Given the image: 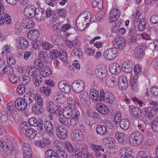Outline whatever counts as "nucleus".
Wrapping results in <instances>:
<instances>
[{"label": "nucleus", "mask_w": 158, "mask_h": 158, "mask_svg": "<svg viewBox=\"0 0 158 158\" xmlns=\"http://www.w3.org/2000/svg\"><path fill=\"white\" fill-rule=\"evenodd\" d=\"M34 97L32 94H25L23 99L19 98L15 102V107L18 110L23 111L34 100Z\"/></svg>", "instance_id": "nucleus-1"}, {"label": "nucleus", "mask_w": 158, "mask_h": 158, "mask_svg": "<svg viewBox=\"0 0 158 158\" xmlns=\"http://www.w3.org/2000/svg\"><path fill=\"white\" fill-rule=\"evenodd\" d=\"M91 20L90 13L85 11L81 13L76 20V25L77 29L80 31L85 29Z\"/></svg>", "instance_id": "nucleus-2"}, {"label": "nucleus", "mask_w": 158, "mask_h": 158, "mask_svg": "<svg viewBox=\"0 0 158 158\" xmlns=\"http://www.w3.org/2000/svg\"><path fill=\"white\" fill-rule=\"evenodd\" d=\"M100 101H103L108 105L112 104L115 100V97L110 91L104 92L103 90L100 91Z\"/></svg>", "instance_id": "nucleus-3"}, {"label": "nucleus", "mask_w": 158, "mask_h": 158, "mask_svg": "<svg viewBox=\"0 0 158 158\" xmlns=\"http://www.w3.org/2000/svg\"><path fill=\"white\" fill-rule=\"evenodd\" d=\"M143 139V135L138 132L132 133L129 138L130 144L133 146H137L142 142Z\"/></svg>", "instance_id": "nucleus-4"}, {"label": "nucleus", "mask_w": 158, "mask_h": 158, "mask_svg": "<svg viewBox=\"0 0 158 158\" xmlns=\"http://www.w3.org/2000/svg\"><path fill=\"white\" fill-rule=\"evenodd\" d=\"M118 54L117 49L112 48L106 50L103 54V56L106 60L110 61L115 59Z\"/></svg>", "instance_id": "nucleus-5"}, {"label": "nucleus", "mask_w": 158, "mask_h": 158, "mask_svg": "<svg viewBox=\"0 0 158 158\" xmlns=\"http://www.w3.org/2000/svg\"><path fill=\"white\" fill-rule=\"evenodd\" d=\"M84 82L80 80L75 81L72 83V85L73 90L76 93H80L84 89Z\"/></svg>", "instance_id": "nucleus-6"}, {"label": "nucleus", "mask_w": 158, "mask_h": 158, "mask_svg": "<svg viewBox=\"0 0 158 158\" xmlns=\"http://www.w3.org/2000/svg\"><path fill=\"white\" fill-rule=\"evenodd\" d=\"M56 134L58 138L64 139L67 138L68 131L66 128L62 126H58L56 128Z\"/></svg>", "instance_id": "nucleus-7"}, {"label": "nucleus", "mask_w": 158, "mask_h": 158, "mask_svg": "<svg viewBox=\"0 0 158 158\" xmlns=\"http://www.w3.org/2000/svg\"><path fill=\"white\" fill-rule=\"evenodd\" d=\"M113 45L116 48L123 49L126 45V42L124 39L121 37L115 38L113 41Z\"/></svg>", "instance_id": "nucleus-8"}, {"label": "nucleus", "mask_w": 158, "mask_h": 158, "mask_svg": "<svg viewBox=\"0 0 158 158\" xmlns=\"http://www.w3.org/2000/svg\"><path fill=\"white\" fill-rule=\"evenodd\" d=\"M36 8L33 5H28L24 10L23 14L26 17L31 18L34 17Z\"/></svg>", "instance_id": "nucleus-9"}, {"label": "nucleus", "mask_w": 158, "mask_h": 158, "mask_svg": "<svg viewBox=\"0 0 158 158\" xmlns=\"http://www.w3.org/2000/svg\"><path fill=\"white\" fill-rule=\"evenodd\" d=\"M120 15V11L114 8L110 11L109 16V21L110 23L115 22L118 18Z\"/></svg>", "instance_id": "nucleus-10"}, {"label": "nucleus", "mask_w": 158, "mask_h": 158, "mask_svg": "<svg viewBox=\"0 0 158 158\" xmlns=\"http://www.w3.org/2000/svg\"><path fill=\"white\" fill-rule=\"evenodd\" d=\"M107 69L104 66L102 65L101 67L96 69L95 73L96 76L100 79H103L105 78L107 75Z\"/></svg>", "instance_id": "nucleus-11"}, {"label": "nucleus", "mask_w": 158, "mask_h": 158, "mask_svg": "<svg viewBox=\"0 0 158 158\" xmlns=\"http://www.w3.org/2000/svg\"><path fill=\"white\" fill-rule=\"evenodd\" d=\"M17 47L19 49H25L29 46L28 42L25 38H19L16 40Z\"/></svg>", "instance_id": "nucleus-12"}, {"label": "nucleus", "mask_w": 158, "mask_h": 158, "mask_svg": "<svg viewBox=\"0 0 158 158\" xmlns=\"http://www.w3.org/2000/svg\"><path fill=\"white\" fill-rule=\"evenodd\" d=\"M34 17L39 21H42L45 19V12L42 8H37L34 15Z\"/></svg>", "instance_id": "nucleus-13"}, {"label": "nucleus", "mask_w": 158, "mask_h": 158, "mask_svg": "<svg viewBox=\"0 0 158 158\" xmlns=\"http://www.w3.org/2000/svg\"><path fill=\"white\" fill-rule=\"evenodd\" d=\"M71 136L73 140L77 141L82 140L84 138L83 132L78 129L75 130L73 131Z\"/></svg>", "instance_id": "nucleus-14"}, {"label": "nucleus", "mask_w": 158, "mask_h": 158, "mask_svg": "<svg viewBox=\"0 0 158 158\" xmlns=\"http://www.w3.org/2000/svg\"><path fill=\"white\" fill-rule=\"evenodd\" d=\"M44 129L48 135L52 136L54 132L52 123L49 121H46L44 123Z\"/></svg>", "instance_id": "nucleus-15"}, {"label": "nucleus", "mask_w": 158, "mask_h": 158, "mask_svg": "<svg viewBox=\"0 0 158 158\" xmlns=\"http://www.w3.org/2000/svg\"><path fill=\"white\" fill-rule=\"evenodd\" d=\"M134 66V64L131 61H125L122 65V71L127 73H130L132 71Z\"/></svg>", "instance_id": "nucleus-16"}, {"label": "nucleus", "mask_w": 158, "mask_h": 158, "mask_svg": "<svg viewBox=\"0 0 158 158\" xmlns=\"http://www.w3.org/2000/svg\"><path fill=\"white\" fill-rule=\"evenodd\" d=\"M59 89L64 93H68L71 90V87L66 81H60L58 84Z\"/></svg>", "instance_id": "nucleus-17"}, {"label": "nucleus", "mask_w": 158, "mask_h": 158, "mask_svg": "<svg viewBox=\"0 0 158 158\" xmlns=\"http://www.w3.org/2000/svg\"><path fill=\"white\" fill-rule=\"evenodd\" d=\"M118 84L119 88L123 90H126L128 87V84L127 79L124 76H121L119 78Z\"/></svg>", "instance_id": "nucleus-18"}, {"label": "nucleus", "mask_w": 158, "mask_h": 158, "mask_svg": "<svg viewBox=\"0 0 158 158\" xmlns=\"http://www.w3.org/2000/svg\"><path fill=\"white\" fill-rule=\"evenodd\" d=\"M143 112L144 117L148 119H151L154 116V111L150 107H147L144 108Z\"/></svg>", "instance_id": "nucleus-19"}, {"label": "nucleus", "mask_w": 158, "mask_h": 158, "mask_svg": "<svg viewBox=\"0 0 158 158\" xmlns=\"http://www.w3.org/2000/svg\"><path fill=\"white\" fill-rule=\"evenodd\" d=\"M129 110L131 114L135 117L139 118L142 115L141 110L139 108L131 106L129 107Z\"/></svg>", "instance_id": "nucleus-20"}, {"label": "nucleus", "mask_w": 158, "mask_h": 158, "mask_svg": "<svg viewBox=\"0 0 158 158\" xmlns=\"http://www.w3.org/2000/svg\"><path fill=\"white\" fill-rule=\"evenodd\" d=\"M106 83L108 87L114 88L117 85V80L114 77L109 76L106 77Z\"/></svg>", "instance_id": "nucleus-21"}, {"label": "nucleus", "mask_w": 158, "mask_h": 158, "mask_svg": "<svg viewBox=\"0 0 158 158\" xmlns=\"http://www.w3.org/2000/svg\"><path fill=\"white\" fill-rule=\"evenodd\" d=\"M109 70L111 73L116 75L119 73L121 71L119 64L117 63H112L109 66Z\"/></svg>", "instance_id": "nucleus-22"}, {"label": "nucleus", "mask_w": 158, "mask_h": 158, "mask_svg": "<svg viewBox=\"0 0 158 158\" xmlns=\"http://www.w3.org/2000/svg\"><path fill=\"white\" fill-rule=\"evenodd\" d=\"M145 48V45H142L136 48L134 53L135 57L138 59L142 57L144 54V51Z\"/></svg>", "instance_id": "nucleus-23"}, {"label": "nucleus", "mask_w": 158, "mask_h": 158, "mask_svg": "<svg viewBox=\"0 0 158 158\" xmlns=\"http://www.w3.org/2000/svg\"><path fill=\"white\" fill-rule=\"evenodd\" d=\"M0 14V25L3 26L6 24H9L11 23L10 16L7 14H5L4 17Z\"/></svg>", "instance_id": "nucleus-24"}, {"label": "nucleus", "mask_w": 158, "mask_h": 158, "mask_svg": "<svg viewBox=\"0 0 158 158\" xmlns=\"http://www.w3.org/2000/svg\"><path fill=\"white\" fill-rule=\"evenodd\" d=\"M22 25L23 27L30 29L33 27L34 23L29 19H24L22 21Z\"/></svg>", "instance_id": "nucleus-25"}, {"label": "nucleus", "mask_w": 158, "mask_h": 158, "mask_svg": "<svg viewBox=\"0 0 158 158\" xmlns=\"http://www.w3.org/2000/svg\"><path fill=\"white\" fill-rule=\"evenodd\" d=\"M73 109L69 107H66L64 109L62 114L64 118L69 119L72 117L74 113V110Z\"/></svg>", "instance_id": "nucleus-26"}, {"label": "nucleus", "mask_w": 158, "mask_h": 158, "mask_svg": "<svg viewBox=\"0 0 158 158\" xmlns=\"http://www.w3.org/2000/svg\"><path fill=\"white\" fill-rule=\"evenodd\" d=\"M120 158H125L131 154V149L129 147H124L119 151Z\"/></svg>", "instance_id": "nucleus-27"}, {"label": "nucleus", "mask_w": 158, "mask_h": 158, "mask_svg": "<svg viewBox=\"0 0 158 158\" xmlns=\"http://www.w3.org/2000/svg\"><path fill=\"white\" fill-rule=\"evenodd\" d=\"M138 75H135L133 77L131 80L130 85H131L132 89L136 92L138 89L137 79Z\"/></svg>", "instance_id": "nucleus-28"}, {"label": "nucleus", "mask_w": 158, "mask_h": 158, "mask_svg": "<svg viewBox=\"0 0 158 158\" xmlns=\"http://www.w3.org/2000/svg\"><path fill=\"white\" fill-rule=\"evenodd\" d=\"M67 104L69 106L71 109L75 110L77 103L74 99L72 96L69 95L68 98L67 100Z\"/></svg>", "instance_id": "nucleus-29"}, {"label": "nucleus", "mask_w": 158, "mask_h": 158, "mask_svg": "<svg viewBox=\"0 0 158 158\" xmlns=\"http://www.w3.org/2000/svg\"><path fill=\"white\" fill-rule=\"evenodd\" d=\"M89 94V96L93 101L97 102L98 101L99 98V93L97 90L95 89H91Z\"/></svg>", "instance_id": "nucleus-30"}, {"label": "nucleus", "mask_w": 158, "mask_h": 158, "mask_svg": "<svg viewBox=\"0 0 158 158\" xmlns=\"http://www.w3.org/2000/svg\"><path fill=\"white\" fill-rule=\"evenodd\" d=\"M80 129L85 132H88L90 130V125L86 120H84L83 121L80 123Z\"/></svg>", "instance_id": "nucleus-31"}, {"label": "nucleus", "mask_w": 158, "mask_h": 158, "mask_svg": "<svg viewBox=\"0 0 158 158\" xmlns=\"http://www.w3.org/2000/svg\"><path fill=\"white\" fill-rule=\"evenodd\" d=\"M96 108L99 113L103 115L107 114L109 112L107 106L105 105H98Z\"/></svg>", "instance_id": "nucleus-32"}, {"label": "nucleus", "mask_w": 158, "mask_h": 158, "mask_svg": "<svg viewBox=\"0 0 158 158\" xmlns=\"http://www.w3.org/2000/svg\"><path fill=\"white\" fill-rule=\"evenodd\" d=\"M27 34L28 38L33 40L37 39L39 36V32L35 30L30 31Z\"/></svg>", "instance_id": "nucleus-33"}, {"label": "nucleus", "mask_w": 158, "mask_h": 158, "mask_svg": "<svg viewBox=\"0 0 158 158\" xmlns=\"http://www.w3.org/2000/svg\"><path fill=\"white\" fill-rule=\"evenodd\" d=\"M91 98L88 95H84L81 99L80 102L82 104L86 107H88L90 104Z\"/></svg>", "instance_id": "nucleus-34"}, {"label": "nucleus", "mask_w": 158, "mask_h": 158, "mask_svg": "<svg viewBox=\"0 0 158 158\" xmlns=\"http://www.w3.org/2000/svg\"><path fill=\"white\" fill-rule=\"evenodd\" d=\"M119 125L120 127L124 130L128 129L130 126V123L127 119H122L120 122Z\"/></svg>", "instance_id": "nucleus-35"}, {"label": "nucleus", "mask_w": 158, "mask_h": 158, "mask_svg": "<svg viewBox=\"0 0 158 158\" xmlns=\"http://www.w3.org/2000/svg\"><path fill=\"white\" fill-rule=\"evenodd\" d=\"M103 143L108 147H111L115 144L114 139L109 138H105L102 141Z\"/></svg>", "instance_id": "nucleus-36"}, {"label": "nucleus", "mask_w": 158, "mask_h": 158, "mask_svg": "<svg viewBox=\"0 0 158 158\" xmlns=\"http://www.w3.org/2000/svg\"><path fill=\"white\" fill-rule=\"evenodd\" d=\"M72 56L75 57L76 58H81L82 56V52L79 48H76L73 50L71 53Z\"/></svg>", "instance_id": "nucleus-37"}, {"label": "nucleus", "mask_w": 158, "mask_h": 158, "mask_svg": "<svg viewBox=\"0 0 158 158\" xmlns=\"http://www.w3.org/2000/svg\"><path fill=\"white\" fill-rule=\"evenodd\" d=\"M23 155L32 156V151L29 145L24 143L23 145Z\"/></svg>", "instance_id": "nucleus-38"}, {"label": "nucleus", "mask_w": 158, "mask_h": 158, "mask_svg": "<svg viewBox=\"0 0 158 158\" xmlns=\"http://www.w3.org/2000/svg\"><path fill=\"white\" fill-rule=\"evenodd\" d=\"M6 56L7 58V63L9 65H12L16 63L15 59L13 58L10 52H8L6 53Z\"/></svg>", "instance_id": "nucleus-39"}, {"label": "nucleus", "mask_w": 158, "mask_h": 158, "mask_svg": "<svg viewBox=\"0 0 158 158\" xmlns=\"http://www.w3.org/2000/svg\"><path fill=\"white\" fill-rule=\"evenodd\" d=\"M44 111L42 106H40V105H34L32 108V112L36 114H41Z\"/></svg>", "instance_id": "nucleus-40"}, {"label": "nucleus", "mask_w": 158, "mask_h": 158, "mask_svg": "<svg viewBox=\"0 0 158 158\" xmlns=\"http://www.w3.org/2000/svg\"><path fill=\"white\" fill-rule=\"evenodd\" d=\"M27 137L30 139H32L37 134V132L32 128L28 129L25 133Z\"/></svg>", "instance_id": "nucleus-41"}, {"label": "nucleus", "mask_w": 158, "mask_h": 158, "mask_svg": "<svg viewBox=\"0 0 158 158\" xmlns=\"http://www.w3.org/2000/svg\"><path fill=\"white\" fill-rule=\"evenodd\" d=\"M45 158H58L56 152L51 150H48L45 152Z\"/></svg>", "instance_id": "nucleus-42"}, {"label": "nucleus", "mask_w": 158, "mask_h": 158, "mask_svg": "<svg viewBox=\"0 0 158 158\" xmlns=\"http://www.w3.org/2000/svg\"><path fill=\"white\" fill-rule=\"evenodd\" d=\"M115 137L120 143L125 141L126 138L124 133L118 131H117L115 134Z\"/></svg>", "instance_id": "nucleus-43"}, {"label": "nucleus", "mask_w": 158, "mask_h": 158, "mask_svg": "<svg viewBox=\"0 0 158 158\" xmlns=\"http://www.w3.org/2000/svg\"><path fill=\"white\" fill-rule=\"evenodd\" d=\"M52 74L50 69L48 66L44 67V68L41 72L40 74L43 77H49Z\"/></svg>", "instance_id": "nucleus-44"}, {"label": "nucleus", "mask_w": 158, "mask_h": 158, "mask_svg": "<svg viewBox=\"0 0 158 158\" xmlns=\"http://www.w3.org/2000/svg\"><path fill=\"white\" fill-rule=\"evenodd\" d=\"M34 65L35 69L38 70H40L43 69L44 67L43 62L39 59H35V60Z\"/></svg>", "instance_id": "nucleus-45"}, {"label": "nucleus", "mask_w": 158, "mask_h": 158, "mask_svg": "<svg viewBox=\"0 0 158 158\" xmlns=\"http://www.w3.org/2000/svg\"><path fill=\"white\" fill-rule=\"evenodd\" d=\"M86 113L88 116L90 118L94 119L99 118V114L93 110H88Z\"/></svg>", "instance_id": "nucleus-46"}, {"label": "nucleus", "mask_w": 158, "mask_h": 158, "mask_svg": "<svg viewBox=\"0 0 158 158\" xmlns=\"http://www.w3.org/2000/svg\"><path fill=\"white\" fill-rule=\"evenodd\" d=\"M107 130L105 126H98L96 128V131L98 134L100 135H104L107 132Z\"/></svg>", "instance_id": "nucleus-47"}, {"label": "nucleus", "mask_w": 158, "mask_h": 158, "mask_svg": "<svg viewBox=\"0 0 158 158\" xmlns=\"http://www.w3.org/2000/svg\"><path fill=\"white\" fill-rule=\"evenodd\" d=\"M102 0H92V4L94 8L97 7L99 9L103 7Z\"/></svg>", "instance_id": "nucleus-48"}, {"label": "nucleus", "mask_w": 158, "mask_h": 158, "mask_svg": "<svg viewBox=\"0 0 158 158\" xmlns=\"http://www.w3.org/2000/svg\"><path fill=\"white\" fill-rule=\"evenodd\" d=\"M51 88L50 86H45L41 88L40 89V91L43 94L48 96L50 93Z\"/></svg>", "instance_id": "nucleus-49"}, {"label": "nucleus", "mask_w": 158, "mask_h": 158, "mask_svg": "<svg viewBox=\"0 0 158 158\" xmlns=\"http://www.w3.org/2000/svg\"><path fill=\"white\" fill-rule=\"evenodd\" d=\"M35 98L37 105L42 106L44 101L41 96L39 94H36L35 95Z\"/></svg>", "instance_id": "nucleus-50"}, {"label": "nucleus", "mask_w": 158, "mask_h": 158, "mask_svg": "<svg viewBox=\"0 0 158 158\" xmlns=\"http://www.w3.org/2000/svg\"><path fill=\"white\" fill-rule=\"evenodd\" d=\"M65 145L67 151L71 153L75 152L76 149L73 148L72 144L68 141H66L65 143Z\"/></svg>", "instance_id": "nucleus-51"}, {"label": "nucleus", "mask_w": 158, "mask_h": 158, "mask_svg": "<svg viewBox=\"0 0 158 158\" xmlns=\"http://www.w3.org/2000/svg\"><path fill=\"white\" fill-rule=\"evenodd\" d=\"M152 127L154 131L158 132V116L156 117L152 121Z\"/></svg>", "instance_id": "nucleus-52"}, {"label": "nucleus", "mask_w": 158, "mask_h": 158, "mask_svg": "<svg viewBox=\"0 0 158 158\" xmlns=\"http://www.w3.org/2000/svg\"><path fill=\"white\" fill-rule=\"evenodd\" d=\"M33 78L35 85L37 86H39L42 80L40 76L38 74L35 75L33 76Z\"/></svg>", "instance_id": "nucleus-53"}, {"label": "nucleus", "mask_w": 158, "mask_h": 158, "mask_svg": "<svg viewBox=\"0 0 158 158\" xmlns=\"http://www.w3.org/2000/svg\"><path fill=\"white\" fill-rule=\"evenodd\" d=\"M57 157L58 156L59 158H67V153L63 150L58 149L56 151Z\"/></svg>", "instance_id": "nucleus-54"}, {"label": "nucleus", "mask_w": 158, "mask_h": 158, "mask_svg": "<svg viewBox=\"0 0 158 158\" xmlns=\"http://www.w3.org/2000/svg\"><path fill=\"white\" fill-rule=\"evenodd\" d=\"M3 73H2V74L6 73L8 75V76L13 73V70L12 68L10 66H8L2 70Z\"/></svg>", "instance_id": "nucleus-55"}, {"label": "nucleus", "mask_w": 158, "mask_h": 158, "mask_svg": "<svg viewBox=\"0 0 158 158\" xmlns=\"http://www.w3.org/2000/svg\"><path fill=\"white\" fill-rule=\"evenodd\" d=\"M4 152L8 156L10 155L13 151H14V148H12L11 146L6 145V147L3 149Z\"/></svg>", "instance_id": "nucleus-56"}, {"label": "nucleus", "mask_w": 158, "mask_h": 158, "mask_svg": "<svg viewBox=\"0 0 158 158\" xmlns=\"http://www.w3.org/2000/svg\"><path fill=\"white\" fill-rule=\"evenodd\" d=\"M56 106L52 102H50L47 104V109L50 112L54 113V110L56 109Z\"/></svg>", "instance_id": "nucleus-57"}, {"label": "nucleus", "mask_w": 158, "mask_h": 158, "mask_svg": "<svg viewBox=\"0 0 158 158\" xmlns=\"http://www.w3.org/2000/svg\"><path fill=\"white\" fill-rule=\"evenodd\" d=\"M14 106H15V102L13 100L10 101L7 104V111L11 112L14 109Z\"/></svg>", "instance_id": "nucleus-58"}, {"label": "nucleus", "mask_w": 158, "mask_h": 158, "mask_svg": "<svg viewBox=\"0 0 158 158\" xmlns=\"http://www.w3.org/2000/svg\"><path fill=\"white\" fill-rule=\"evenodd\" d=\"M20 80L23 85H24L28 84L30 82L31 79L28 76L23 75L21 77Z\"/></svg>", "instance_id": "nucleus-59"}, {"label": "nucleus", "mask_w": 158, "mask_h": 158, "mask_svg": "<svg viewBox=\"0 0 158 158\" xmlns=\"http://www.w3.org/2000/svg\"><path fill=\"white\" fill-rule=\"evenodd\" d=\"M17 93L20 95L23 94L25 92L24 85H19L17 89Z\"/></svg>", "instance_id": "nucleus-60"}, {"label": "nucleus", "mask_w": 158, "mask_h": 158, "mask_svg": "<svg viewBox=\"0 0 158 158\" xmlns=\"http://www.w3.org/2000/svg\"><path fill=\"white\" fill-rule=\"evenodd\" d=\"M82 154H83L85 158H92L93 156L89 152L87 149L85 148H83L82 149Z\"/></svg>", "instance_id": "nucleus-61"}, {"label": "nucleus", "mask_w": 158, "mask_h": 158, "mask_svg": "<svg viewBox=\"0 0 158 158\" xmlns=\"http://www.w3.org/2000/svg\"><path fill=\"white\" fill-rule=\"evenodd\" d=\"M146 25V22L144 19H142L141 20L140 23L138 25V29L139 31H143Z\"/></svg>", "instance_id": "nucleus-62"}, {"label": "nucleus", "mask_w": 158, "mask_h": 158, "mask_svg": "<svg viewBox=\"0 0 158 158\" xmlns=\"http://www.w3.org/2000/svg\"><path fill=\"white\" fill-rule=\"evenodd\" d=\"M103 123L105 127L107 129H111L113 127V124L112 122L108 120H104L103 121Z\"/></svg>", "instance_id": "nucleus-63"}, {"label": "nucleus", "mask_w": 158, "mask_h": 158, "mask_svg": "<svg viewBox=\"0 0 158 158\" xmlns=\"http://www.w3.org/2000/svg\"><path fill=\"white\" fill-rule=\"evenodd\" d=\"M136 158H150L149 156H148L146 153L144 151H140L137 154Z\"/></svg>", "instance_id": "nucleus-64"}]
</instances>
